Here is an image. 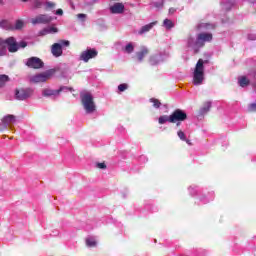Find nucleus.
<instances>
[{"label": "nucleus", "instance_id": "nucleus-30", "mask_svg": "<svg viewBox=\"0 0 256 256\" xmlns=\"http://www.w3.org/2000/svg\"><path fill=\"white\" fill-rule=\"evenodd\" d=\"M7 53V46H5V44L1 45V48H0V55L1 57H3V55H6Z\"/></svg>", "mask_w": 256, "mask_h": 256}, {"label": "nucleus", "instance_id": "nucleus-43", "mask_svg": "<svg viewBox=\"0 0 256 256\" xmlns=\"http://www.w3.org/2000/svg\"><path fill=\"white\" fill-rule=\"evenodd\" d=\"M0 5H3V0H0Z\"/></svg>", "mask_w": 256, "mask_h": 256}, {"label": "nucleus", "instance_id": "nucleus-2", "mask_svg": "<svg viewBox=\"0 0 256 256\" xmlns=\"http://www.w3.org/2000/svg\"><path fill=\"white\" fill-rule=\"evenodd\" d=\"M81 104L85 109L86 113H95L97 106L95 105V100L91 93H80Z\"/></svg>", "mask_w": 256, "mask_h": 256}, {"label": "nucleus", "instance_id": "nucleus-1", "mask_svg": "<svg viewBox=\"0 0 256 256\" xmlns=\"http://www.w3.org/2000/svg\"><path fill=\"white\" fill-rule=\"evenodd\" d=\"M205 61L203 59H199L196 63L194 73H193V84L194 85H202L205 80Z\"/></svg>", "mask_w": 256, "mask_h": 256}, {"label": "nucleus", "instance_id": "nucleus-11", "mask_svg": "<svg viewBox=\"0 0 256 256\" xmlns=\"http://www.w3.org/2000/svg\"><path fill=\"white\" fill-rule=\"evenodd\" d=\"M99 55V52L95 50V48L88 49L83 51L80 55V61H84V63H89L90 59H95Z\"/></svg>", "mask_w": 256, "mask_h": 256}, {"label": "nucleus", "instance_id": "nucleus-9", "mask_svg": "<svg viewBox=\"0 0 256 256\" xmlns=\"http://www.w3.org/2000/svg\"><path fill=\"white\" fill-rule=\"evenodd\" d=\"M51 21H53V17L47 14H39L35 18H32L31 23L32 25H48Z\"/></svg>", "mask_w": 256, "mask_h": 256}, {"label": "nucleus", "instance_id": "nucleus-13", "mask_svg": "<svg viewBox=\"0 0 256 256\" xmlns=\"http://www.w3.org/2000/svg\"><path fill=\"white\" fill-rule=\"evenodd\" d=\"M51 53L54 57H61L63 55V47L60 43H54L51 46Z\"/></svg>", "mask_w": 256, "mask_h": 256}, {"label": "nucleus", "instance_id": "nucleus-17", "mask_svg": "<svg viewBox=\"0 0 256 256\" xmlns=\"http://www.w3.org/2000/svg\"><path fill=\"white\" fill-rule=\"evenodd\" d=\"M146 55H149V49L143 48L140 52L136 53V57L138 61H143L145 59Z\"/></svg>", "mask_w": 256, "mask_h": 256}, {"label": "nucleus", "instance_id": "nucleus-35", "mask_svg": "<svg viewBox=\"0 0 256 256\" xmlns=\"http://www.w3.org/2000/svg\"><path fill=\"white\" fill-rule=\"evenodd\" d=\"M41 5H42L41 1H39V0L34 1V8L35 9L41 8Z\"/></svg>", "mask_w": 256, "mask_h": 256}, {"label": "nucleus", "instance_id": "nucleus-3", "mask_svg": "<svg viewBox=\"0 0 256 256\" xmlns=\"http://www.w3.org/2000/svg\"><path fill=\"white\" fill-rule=\"evenodd\" d=\"M53 75H55V69H50L32 76L30 81L31 83H46Z\"/></svg>", "mask_w": 256, "mask_h": 256}, {"label": "nucleus", "instance_id": "nucleus-40", "mask_svg": "<svg viewBox=\"0 0 256 256\" xmlns=\"http://www.w3.org/2000/svg\"><path fill=\"white\" fill-rule=\"evenodd\" d=\"M56 15H63V9H58L56 11Z\"/></svg>", "mask_w": 256, "mask_h": 256}, {"label": "nucleus", "instance_id": "nucleus-42", "mask_svg": "<svg viewBox=\"0 0 256 256\" xmlns=\"http://www.w3.org/2000/svg\"><path fill=\"white\" fill-rule=\"evenodd\" d=\"M185 141V143H187V145H193V143L191 142V140H189V139H187L186 138V140H184Z\"/></svg>", "mask_w": 256, "mask_h": 256}, {"label": "nucleus", "instance_id": "nucleus-28", "mask_svg": "<svg viewBox=\"0 0 256 256\" xmlns=\"http://www.w3.org/2000/svg\"><path fill=\"white\" fill-rule=\"evenodd\" d=\"M128 88H129V85H127V84H125V83L120 84V85L118 86V90H119L120 92L127 91Z\"/></svg>", "mask_w": 256, "mask_h": 256}, {"label": "nucleus", "instance_id": "nucleus-41", "mask_svg": "<svg viewBox=\"0 0 256 256\" xmlns=\"http://www.w3.org/2000/svg\"><path fill=\"white\" fill-rule=\"evenodd\" d=\"M77 17L78 19H85L86 16L85 14H78Z\"/></svg>", "mask_w": 256, "mask_h": 256}, {"label": "nucleus", "instance_id": "nucleus-25", "mask_svg": "<svg viewBox=\"0 0 256 256\" xmlns=\"http://www.w3.org/2000/svg\"><path fill=\"white\" fill-rule=\"evenodd\" d=\"M177 135L179 139H181V141H187V136L185 135V132H183L182 130H179L177 132Z\"/></svg>", "mask_w": 256, "mask_h": 256}, {"label": "nucleus", "instance_id": "nucleus-15", "mask_svg": "<svg viewBox=\"0 0 256 256\" xmlns=\"http://www.w3.org/2000/svg\"><path fill=\"white\" fill-rule=\"evenodd\" d=\"M155 25H157V22H151L150 24L142 26L138 32L139 35H143V33H149V31H151L152 28L155 27Z\"/></svg>", "mask_w": 256, "mask_h": 256}, {"label": "nucleus", "instance_id": "nucleus-44", "mask_svg": "<svg viewBox=\"0 0 256 256\" xmlns=\"http://www.w3.org/2000/svg\"><path fill=\"white\" fill-rule=\"evenodd\" d=\"M24 3H26L27 0H22Z\"/></svg>", "mask_w": 256, "mask_h": 256}, {"label": "nucleus", "instance_id": "nucleus-5", "mask_svg": "<svg viewBox=\"0 0 256 256\" xmlns=\"http://www.w3.org/2000/svg\"><path fill=\"white\" fill-rule=\"evenodd\" d=\"M1 45L8 47L9 53H17V51H19V43H17L15 37H9L6 40L0 38V49Z\"/></svg>", "mask_w": 256, "mask_h": 256}, {"label": "nucleus", "instance_id": "nucleus-24", "mask_svg": "<svg viewBox=\"0 0 256 256\" xmlns=\"http://www.w3.org/2000/svg\"><path fill=\"white\" fill-rule=\"evenodd\" d=\"M150 103H153V107H155V109H159V107H161V101H159V99L151 98Z\"/></svg>", "mask_w": 256, "mask_h": 256}, {"label": "nucleus", "instance_id": "nucleus-22", "mask_svg": "<svg viewBox=\"0 0 256 256\" xmlns=\"http://www.w3.org/2000/svg\"><path fill=\"white\" fill-rule=\"evenodd\" d=\"M163 24H164V27H166V29H173L175 27V24H173V21L169 19H165Z\"/></svg>", "mask_w": 256, "mask_h": 256}, {"label": "nucleus", "instance_id": "nucleus-37", "mask_svg": "<svg viewBox=\"0 0 256 256\" xmlns=\"http://www.w3.org/2000/svg\"><path fill=\"white\" fill-rule=\"evenodd\" d=\"M97 167H98V169H107V165L105 164V162L98 163Z\"/></svg>", "mask_w": 256, "mask_h": 256}, {"label": "nucleus", "instance_id": "nucleus-6", "mask_svg": "<svg viewBox=\"0 0 256 256\" xmlns=\"http://www.w3.org/2000/svg\"><path fill=\"white\" fill-rule=\"evenodd\" d=\"M187 119V113L181 109H176L171 115H170V123H177V126L181 125V122L186 121Z\"/></svg>", "mask_w": 256, "mask_h": 256}, {"label": "nucleus", "instance_id": "nucleus-10", "mask_svg": "<svg viewBox=\"0 0 256 256\" xmlns=\"http://www.w3.org/2000/svg\"><path fill=\"white\" fill-rule=\"evenodd\" d=\"M4 129H13V125L17 123V116L8 114L1 119Z\"/></svg>", "mask_w": 256, "mask_h": 256}, {"label": "nucleus", "instance_id": "nucleus-12", "mask_svg": "<svg viewBox=\"0 0 256 256\" xmlns=\"http://www.w3.org/2000/svg\"><path fill=\"white\" fill-rule=\"evenodd\" d=\"M33 94V91L31 89H20L16 90V99L19 101H25V99H28V97H31Z\"/></svg>", "mask_w": 256, "mask_h": 256}, {"label": "nucleus", "instance_id": "nucleus-34", "mask_svg": "<svg viewBox=\"0 0 256 256\" xmlns=\"http://www.w3.org/2000/svg\"><path fill=\"white\" fill-rule=\"evenodd\" d=\"M71 43L68 40H61L60 45L61 47H69Z\"/></svg>", "mask_w": 256, "mask_h": 256}, {"label": "nucleus", "instance_id": "nucleus-32", "mask_svg": "<svg viewBox=\"0 0 256 256\" xmlns=\"http://www.w3.org/2000/svg\"><path fill=\"white\" fill-rule=\"evenodd\" d=\"M15 29H23V21L22 20L16 21Z\"/></svg>", "mask_w": 256, "mask_h": 256}, {"label": "nucleus", "instance_id": "nucleus-4", "mask_svg": "<svg viewBox=\"0 0 256 256\" xmlns=\"http://www.w3.org/2000/svg\"><path fill=\"white\" fill-rule=\"evenodd\" d=\"M212 41V33L202 32L197 35L194 45L196 49H201V47H205V43H211Z\"/></svg>", "mask_w": 256, "mask_h": 256}, {"label": "nucleus", "instance_id": "nucleus-19", "mask_svg": "<svg viewBox=\"0 0 256 256\" xmlns=\"http://www.w3.org/2000/svg\"><path fill=\"white\" fill-rule=\"evenodd\" d=\"M238 83L240 87H247L251 81H249V79H247L245 76H242L238 79Z\"/></svg>", "mask_w": 256, "mask_h": 256}, {"label": "nucleus", "instance_id": "nucleus-23", "mask_svg": "<svg viewBox=\"0 0 256 256\" xmlns=\"http://www.w3.org/2000/svg\"><path fill=\"white\" fill-rule=\"evenodd\" d=\"M86 245L88 247H97V241L93 238H86Z\"/></svg>", "mask_w": 256, "mask_h": 256}, {"label": "nucleus", "instance_id": "nucleus-36", "mask_svg": "<svg viewBox=\"0 0 256 256\" xmlns=\"http://www.w3.org/2000/svg\"><path fill=\"white\" fill-rule=\"evenodd\" d=\"M21 47V49H25V47H27V42L25 41H21L19 44H18V49Z\"/></svg>", "mask_w": 256, "mask_h": 256}, {"label": "nucleus", "instance_id": "nucleus-18", "mask_svg": "<svg viewBox=\"0 0 256 256\" xmlns=\"http://www.w3.org/2000/svg\"><path fill=\"white\" fill-rule=\"evenodd\" d=\"M211 110V102L207 101L203 104V107L200 109V115H205V113H209Z\"/></svg>", "mask_w": 256, "mask_h": 256}, {"label": "nucleus", "instance_id": "nucleus-38", "mask_svg": "<svg viewBox=\"0 0 256 256\" xmlns=\"http://www.w3.org/2000/svg\"><path fill=\"white\" fill-rule=\"evenodd\" d=\"M150 63L152 65H157V57H155V56L150 57Z\"/></svg>", "mask_w": 256, "mask_h": 256}, {"label": "nucleus", "instance_id": "nucleus-16", "mask_svg": "<svg viewBox=\"0 0 256 256\" xmlns=\"http://www.w3.org/2000/svg\"><path fill=\"white\" fill-rule=\"evenodd\" d=\"M0 27L1 29H5L6 31H13V29H15V26H13V24H11V22H9L8 20H2L0 22Z\"/></svg>", "mask_w": 256, "mask_h": 256}, {"label": "nucleus", "instance_id": "nucleus-8", "mask_svg": "<svg viewBox=\"0 0 256 256\" xmlns=\"http://www.w3.org/2000/svg\"><path fill=\"white\" fill-rule=\"evenodd\" d=\"M26 67H29V69H43L45 63L39 57H30L26 61Z\"/></svg>", "mask_w": 256, "mask_h": 256}, {"label": "nucleus", "instance_id": "nucleus-20", "mask_svg": "<svg viewBox=\"0 0 256 256\" xmlns=\"http://www.w3.org/2000/svg\"><path fill=\"white\" fill-rule=\"evenodd\" d=\"M170 119H171V116L162 115L159 117L158 122L160 125H165V123H167V121H168V123H171Z\"/></svg>", "mask_w": 256, "mask_h": 256}, {"label": "nucleus", "instance_id": "nucleus-39", "mask_svg": "<svg viewBox=\"0 0 256 256\" xmlns=\"http://www.w3.org/2000/svg\"><path fill=\"white\" fill-rule=\"evenodd\" d=\"M46 7H47L48 9H53V8L55 7V3H53V2H47V3H46Z\"/></svg>", "mask_w": 256, "mask_h": 256}, {"label": "nucleus", "instance_id": "nucleus-29", "mask_svg": "<svg viewBox=\"0 0 256 256\" xmlns=\"http://www.w3.org/2000/svg\"><path fill=\"white\" fill-rule=\"evenodd\" d=\"M248 112L249 113H255L256 112V103H252L248 107Z\"/></svg>", "mask_w": 256, "mask_h": 256}, {"label": "nucleus", "instance_id": "nucleus-21", "mask_svg": "<svg viewBox=\"0 0 256 256\" xmlns=\"http://www.w3.org/2000/svg\"><path fill=\"white\" fill-rule=\"evenodd\" d=\"M10 81L9 76L2 74L0 75V87H5V83H8Z\"/></svg>", "mask_w": 256, "mask_h": 256}, {"label": "nucleus", "instance_id": "nucleus-31", "mask_svg": "<svg viewBox=\"0 0 256 256\" xmlns=\"http://www.w3.org/2000/svg\"><path fill=\"white\" fill-rule=\"evenodd\" d=\"M164 1L161 0L159 2H153L154 7H156V9H161L163 7Z\"/></svg>", "mask_w": 256, "mask_h": 256}, {"label": "nucleus", "instance_id": "nucleus-33", "mask_svg": "<svg viewBox=\"0 0 256 256\" xmlns=\"http://www.w3.org/2000/svg\"><path fill=\"white\" fill-rule=\"evenodd\" d=\"M188 47H195V41L193 40V37H188Z\"/></svg>", "mask_w": 256, "mask_h": 256}, {"label": "nucleus", "instance_id": "nucleus-27", "mask_svg": "<svg viewBox=\"0 0 256 256\" xmlns=\"http://www.w3.org/2000/svg\"><path fill=\"white\" fill-rule=\"evenodd\" d=\"M45 33H57L58 29L56 27H49L44 29Z\"/></svg>", "mask_w": 256, "mask_h": 256}, {"label": "nucleus", "instance_id": "nucleus-14", "mask_svg": "<svg viewBox=\"0 0 256 256\" xmlns=\"http://www.w3.org/2000/svg\"><path fill=\"white\" fill-rule=\"evenodd\" d=\"M111 13L119 15L125 11V5L123 3H115L110 7Z\"/></svg>", "mask_w": 256, "mask_h": 256}, {"label": "nucleus", "instance_id": "nucleus-26", "mask_svg": "<svg viewBox=\"0 0 256 256\" xmlns=\"http://www.w3.org/2000/svg\"><path fill=\"white\" fill-rule=\"evenodd\" d=\"M125 51L126 53H133V51H135V47H133V44L129 43L128 45H126Z\"/></svg>", "mask_w": 256, "mask_h": 256}, {"label": "nucleus", "instance_id": "nucleus-7", "mask_svg": "<svg viewBox=\"0 0 256 256\" xmlns=\"http://www.w3.org/2000/svg\"><path fill=\"white\" fill-rule=\"evenodd\" d=\"M63 91L73 92V87L61 86L58 90H53L49 88H45L42 91L43 97H57V95L63 93Z\"/></svg>", "mask_w": 256, "mask_h": 256}]
</instances>
